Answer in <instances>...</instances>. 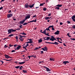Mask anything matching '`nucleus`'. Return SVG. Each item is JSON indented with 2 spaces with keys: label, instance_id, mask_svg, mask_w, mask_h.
I'll use <instances>...</instances> for the list:
<instances>
[{
  "label": "nucleus",
  "instance_id": "obj_1",
  "mask_svg": "<svg viewBox=\"0 0 75 75\" xmlns=\"http://www.w3.org/2000/svg\"><path fill=\"white\" fill-rule=\"evenodd\" d=\"M45 42L46 43H47L48 44H54L55 45H58L59 43L57 42Z\"/></svg>",
  "mask_w": 75,
  "mask_h": 75
},
{
  "label": "nucleus",
  "instance_id": "obj_2",
  "mask_svg": "<svg viewBox=\"0 0 75 75\" xmlns=\"http://www.w3.org/2000/svg\"><path fill=\"white\" fill-rule=\"evenodd\" d=\"M16 30H14L13 29H9L8 30V34H11L12 33V32H16Z\"/></svg>",
  "mask_w": 75,
  "mask_h": 75
},
{
  "label": "nucleus",
  "instance_id": "obj_3",
  "mask_svg": "<svg viewBox=\"0 0 75 75\" xmlns=\"http://www.w3.org/2000/svg\"><path fill=\"white\" fill-rule=\"evenodd\" d=\"M13 16V14L11 13H9L7 15V17L8 18H10Z\"/></svg>",
  "mask_w": 75,
  "mask_h": 75
},
{
  "label": "nucleus",
  "instance_id": "obj_4",
  "mask_svg": "<svg viewBox=\"0 0 75 75\" xmlns=\"http://www.w3.org/2000/svg\"><path fill=\"white\" fill-rule=\"evenodd\" d=\"M51 38H50V40H51L52 41H53L54 40H55L54 37L53 36H51Z\"/></svg>",
  "mask_w": 75,
  "mask_h": 75
},
{
  "label": "nucleus",
  "instance_id": "obj_5",
  "mask_svg": "<svg viewBox=\"0 0 75 75\" xmlns=\"http://www.w3.org/2000/svg\"><path fill=\"white\" fill-rule=\"evenodd\" d=\"M28 40H29L30 41H28V42H26V43H27V44L28 43H32L33 42V41H32V40H33L31 39H28L27 41Z\"/></svg>",
  "mask_w": 75,
  "mask_h": 75
},
{
  "label": "nucleus",
  "instance_id": "obj_6",
  "mask_svg": "<svg viewBox=\"0 0 75 75\" xmlns=\"http://www.w3.org/2000/svg\"><path fill=\"white\" fill-rule=\"evenodd\" d=\"M19 36L20 37V38H19L20 40L22 41L23 42L24 40V39L22 37V36H21V35H19Z\"/></svg>",
  "mask_w": 75,
  "mask_h": 75
},
{
  "label": "nucleus",
  "instance_id": "obj_7",
  "mask_svg": "<svg viewBox=\"0 0 75 75\" xmlns=\"http://www.w3.org/2000/svg\"><path fill=\"white\" fill-rule=\"evenodd\" d=\"M29 6V5L28 4V3L26 4H25V8H28Z\"/></svg>",
  "mask_w": 75,
  "mask_h": 75
},
{
  "label": "nucleus",
  "instance_id": "obj_8",
  "mask_svg": "<svg viewBox=\"0 0 75 75\" xmlns=\"http://www.w3.org/2000/svg\"><path fill=\"white\" fill-rule=\"evenodd\" d=\"M17 46H18L17 47V48H16V50H19L21 48V46L20 45H18Z\"/></svg>",
  "mask_w": 75,
  "mask_h": 75
},
{
  "label": "nucleus",
  "instance_id": "obj_9",
  "mask_svg": "<svg viewBox=\"0 0 75 75\" xmlns=\"http://www.w3.org/2000/svg\"><path fill=\"white\" fill-rule=\"evenodd\" d=\"M75 16L74 15L71 17V19L73 20V21L75 22Z\"/></svg>",
  "mask_w": 75,
  "mask_h": 75
},
{
  "label": "nucleus",
  "instance_id": "obj_10",
  "mask_svg": "<svg viewBox=\"0 0 75 75\" xmlns=\"http://www.w3.org/2000/svg\"><path fill=\"white\" fill-rule=\"evenodd\" d=\"M69 62L68 61H64L63 62V64H64V65H66L68 63H69Z\"/></svg>",
  "mask_w": 75,
  "mask_h": 75
},
{
  "label": "nucleus",
  "instance_id": "obj_11",
  "mask_svg": "<svg viewBox=\"0 0 75 75\" xmlns=\"http://www.w3.org/2000/svg\"><path fill=\"white\" fill-rule=\"evenodd\" d=\"M43 67L44 68H46V70H47V71H50V70L48 68H47V67H46L45 66L44 67Z\"/></svg>",
  "mask_w": 75,
  "mask_h": 75
},
{
  "label": "nucleus",
  "instance_id": "obj_12",
  "mask_svg": "<svg viewBox=\"0 0 75 75\" xmlns=\"http://www.w3.org/2000/svg\"><path fill=\"white\" fill-rule=\"evenodd\" d=\"M60 32L59 31V30H57V31H56L55 33V35H58L59 34V33Z\"/></svg>",
  "mask_w": 75,
  "mask_h": 75
},
{
  "label": "nucleus",
  "instance_id": "obj_13",
  "mask_svg": "<svg viewBox=\"0 0 75 75\" xmlns=\"http://www.w3.org/2000/svg\"><path fill=\"white\" fill-rule=\"evenodd\" d=\"M50 60L51 61H54L55 60V59L53 57H51L50 58Z\"/></svg>",
  "mask_w": 75,
  "mask_h": 75
},
{
  "label": "nucleus",
  "instance_id": "obj_14",
  "mask_svg": "<svg viewBox=\"0 0 75 75\" xmlns=\"http://www.w3.org/2000/svg\"><path fill=\"white\" fill-rule=\"evenodd\" d=\"M34 4H33L32 5H29V7L30 8H31L34 6Z\"/></svg>",
  "mask_w": 75,
  "mask_h": 75
},
{
  "label": "nucleus",
  "instance_id": "obj_15",
  "mask_svg": "<svg viewBox=\"0 0 75 75\" xmlns=\"http://www.w3.org/2000/svg\"><path fill=\"white\" fill-rule=\"evenodd\" d=\"M26 43H26H26L25 42V43H24V44H23V45H25V47H27L28 46V45H29V44H26Z\"/></svg>",
  "mask_w": 75,
  "mask_h": 75
},
{
  "label": "nucleus",
  "instance_id": "obj_16",
  "mask_svg": "<svg viewBox=\"0 0 75 75\" xmlns=\"http://www.w3.org/2000/svg\"><path fill=\"white\" fill-rule=\"evenodd\" d=\"M25 63V62H19L18 64H24Z\"/></svg>",
  "mask_w": 75,
  "mask_h": 75
},
{
  "label": "nucleus",
  "instance_id": "obj_17",
  "mask_svg": "<svg viewBox=\"0 0 75 75\" xmlns=\"http://www.w3.org/2000/svg\"><path fill=\"white\" fill-rule=\"evenodd\" d=\"M62 6V5L58 4L55 6V7H61Z\"/></svg>",
  "mask_w": 75,
  "mask_h": 75
},
{
  "label": "nucleus",
  "instance_id": "obj_18",
  "mask_svg": "<svg viewBox=\"0 0 75 75\" xmlns=\"http://www.w3.org/2000/svg\"><path fill=\"white\" fill-rule=\"evenodd\" d=\"M50 38L49 37H47V38L46 39H44L43 40L44 41H45V40H48L50 39Z\"/></svg>",
  "mask_w": 75,
  "mask_h": 75
},
{
  "label": "nucleus",
  "instance_id": "obj_19",
  "mask_svg": "<svg viewBox=\"0 0 75 75\" xmlns=\"http://www.w3.org/2000/svg\"><path fill=\"white\" fill-rule=\"evenodd\" d=\"M41 33H44V34H46V30H45L43 32H42V31H40Z\"/></svg>",
  "mask_w": 75,
  "mask_h": 75
},
{
  "label": "nucleus",
  "instance_id": "obj_20",
  "mask_svg": "<svg viewBox=\"0 0 75 75\" xmlns=\"http://www.w3.org/2000/svg\"><path fill=\"white\" fill-rule=\"evenodd\" d=\"M50 26H49L48 28H46L45 30H47V31H50Z\"/></svg>",
  "mask_w": 75,
  "mask_h": 75
},
{
  "label": "nucleus",
  "instance_id": "obj_21",
  "mask_svg": "<svg viewBox=\"0 0 75 75\" xmlns=\"http://www.w3.org/2000/svg\"><path fill=\"white\" fill-rule=\"evenodd\" d=\"M54 26L53 25H51V26H50V28H52V30H54V28H53V27Z\"/></svg>",
  "mask_w": 75,
  "mask_h": 75
},
{
  "label": "nucleus",
  "instance_id": "obj_22",
  "mask_svg": "<svg viewBox=\"0 0 75 75\" xmlns=\"http://www.w3.org/2000/svg\"><path fill=\"white\" fill-rule=\"evenodd\" d=\"M5 56L6 57V58L7 59H8L9 57V56L8 55H7L6 54L5 55Z\"/></svg>",
  "mask_w": 75,
  "mask_h": 75
},
{
  "label": "nucleus",
  "instance_id": "obj_23",
  "mask_svg": "<svg viewBox=\"0 0 75 75\" xmlns=\"http://www.w3.org/2000/svg\"><path fill=\"white\" fill-rule=\"evenodd\" d=\"M45 19L46 20H48L49 19H52V18L50 19V18H49V17H45Z\"/></svg>",
  "mask_w": 75,
  "mask_h": 75
},
{
  "label": "nucleus",
  "instance_id": "obj_24",
  "mask_svg": "<svg viewBox=\"0 0 75 75\" xmlns=\"http://www.w3.org/2000/svg\"><path fill=\"white\" fill-rule=\"evenodd\" d=\"M24 23L23 21H20V22L19 23V24L20 23L21 24H23Z\"/></svg>",
  "mask_w": 75,
  "mask_h": 75
},
{
  "label": "nucleus",
  "instance_id": "obj_25",
  "mask_svg": "<svg viewBox=\"0 0 75 75\" xmlns=\"http://www.w3.org/2000/svg\"><path fill=\"white\" fill-rule=\"evenodd\" d=\"M41 39L38 40L39 42H42L43 40H41Z\"/></svg>",
  "mask_w": 75,
  "mask_h": 75
},
{
  "label": "nucleus",
  "instance_id": "obj_26",
  "mask_svg": "<svg viewBox=\"0 0 75 75\" xmlns=\"http://www.w3.org/2000/svg\"><path fill=\"white\" fill-rule=\"evenodd\" d=\"M20 34L22 35H26V34L25 33H20Z\"/></svg>",
  "mask_w": 75,
  "mask_h": 75
},
{
  "label": "nucleus",
  "instance_id": "obj_27",
  "mask_svg": "<svg viewBox=\"0 0 75 75\" xmlns=\"http://www.w3.org/2000/svg\"><path fill=\"white\" fill-rule=\"evenodd\" d=\"M23 72L25 73H27V72L26 70H23Z\"/></svg>",
  "mask_w": 75,
  "mask_h": 75
},
{
  "label": "nucleus",
  "instance_id": "obj_28",
  "mask_svg": "<svg viewBox=\"0 0 75 75\" xmlns=\"http://www.w3.org/2000/svg\"><path fill=\"white\" fill-rule=\"evenodd\" d=\"M44 49L45 50V51H47V48L46 47H44Z\"/></svg>",
  "mask_w": 75,
  "mask_h": 75
},
{
  "label": "nucleus",
  "instance_id": "obj_29",
  "mask_svg": "<svg viewBox=\"0 0 75 75\" xmlns=\"http://www.w3.org/2000/svg\"><path fill=\"white\" fill-rule=\"evenodd\" d=\"M26 17L27 18V19H29V18H30V14H29L28 16H26Z\"/></svg>",
  "mask_w": 75,
  "mask_h": 75
},
{
  "label": "nucleus",
  "instance_id": "obj_30",
  "mask_svg": "<svg viewBox=\"0 0 75 75\" xmlns=\"http://www.w3.org/2000/svg\"><path fill=\"white\" fill-rule=\"evenodd\" d=\"M32 56L33 57H34V58H35L36 57V55H32Z\"/></svg>",
  "mask_w": 75,
  "mask_h": 75
},
{
  "label": "nucleus",
  "instance_id": "obj_31",
  "mask_svg": "<svg viewBox=\"0 0 75 75\" xmlns=\"http://www.w3.org/2000/svg\"><path fill=\"white\" fill-rule=\"evenodd\" d=\"M14 35L13 34H11L10 35H9V36H8V37H11L13 36Z\"/></svg>",
  "mask_w": 75,
  "mask_h": 75
},
{
  "label": "nucleus",
  "instance_id": "obj_32",
  "mask_svg": "<svg viewBox=\"0 0 75 75\" xmlns=\"http://www.w3.org/2000/svg\"><path fill=\"white\" fill-rule=\"evenodd\" d=\"M70 33H68L67 34V35L70 38L71 37V36H70V35L69 34Z\"/></svg>",
  "mask_w": 75,
  "mask_h": 75
},
{
  "label": "nucleus",
  "instance_id": "obj_33",
  "mask_svg": "<svg viewBox=\"0 0 75 75\" xmlns=\"http://www.w3.org/2000/svg\"><path fill=\"white\" fill-rule=\"evenodd\" d=\"M23 67L22 66H21L19 68V69H20L21 70H22V68H23Z\"/></svg>",
  "mask_w": 75,
  "mask_h": 75
},
{
  "label": "nucleus",
  "instance_id": "obj_34",
  "mask_svg": "<svg viewBox=\"0 0 75 75\" xmlns=\"http://www.w3.org/2000/svg\"><path fill=\"white\" fill-rule=\"evenodd\" d=\"M20 66H16L15 67V68H16V69H18L19 67Z\"/></svg>",
  "mask_w": 75,
  "mask_h": 75
},
{
  "label": "nucleus",
  "instance_id": "obj_35",
  "mask_svg": "<svg viewBox=\"0 0 75 75\" xmlns=\"http://www.w3.org/2000/svg\"><path fill=\"white\" fill-rule=\"evenodd\" d=\"M32 22H36L37 21V20H36V19H35V20H33V21H32Z\"/></svg>",
  "mask_w": 75,
  "mask_h": 75
},
{
  "label": "nucleus",
  "instance_id": "obj_36",
  "mask_svg": "<svg viewBox=\"0 0 75 75\" xmlns=\"http://www.w3.org/2000/svg\"><path fill=\"white\" fill-rule=\"evenodd\" d=\"M43 10L44 11H46L47 10V8L45 7L43 9Z\"/></svg>",
  "mask_w": 75,
  "mask_h": 75
},
{
  "label": "nucleus",
  "instance_id": "obj_37",
  "mask_svg": "<svg viewBox=\"0 0 75 75\" xmlns=\"http://www.w3.org/2000/svg\"><path fill=\"white\" fill-rule=\"evenodd\" d=\"M72 27L73 29H75V25H73Z\"/></svg>",
  "mask_w": 75,
  "mask_h": 75
},
{
  "label": "nucleus",
  "instance_id": "obj_38",
  "mask_svg": "<svg viewBox=\"0 0 75 75\" xmlns=\"http://www.w3.org/2000/svg\"><path fill=\"white\" fill-rule=\"evenodd\" d=\"M27 24H28V23H23V25H27Z\"/></svg>",
  "mask_w": 75,
  "mask_h": 75
},
{
  "label": "nucleus",
  "instance_id": "obj_39",
  "mask_svg": "<svg viewBox=\"0 0 75 75\" xmlns=\"http://www.w3.org/2000/svg\"><path fill=\"white\" fill-rule=\"evenodd\" d=\"M44 4H40V6H42L44 5Z\"/></svg>",
  "mask_w": 75,
  "mask_h": 75
},
{
  "label": "nucleus",
  "instance_id": "obj_40",
  "mask_svg": "<svg viewBox=\"0 0 75 75\" xmlns=\"http://www.w3.org/2000/svg\"><path fill=\"white\" fill-rule=\"evenodd\" d=\"M4 59L6 60V61H11V60H12V59H10V60H7V59Z\"/></svg>",
  "mask_w": 75,
  "mask_h": 75
},
{
  "label": "nucleus",
  "instance_id": "obj_41",
  "mask_svg": "<svg viewBox=\"0 0 75 75\" xmlns=\"http://www.w3.org/2000/svg\"><path fill=\"white\" fill-rule=\"evenodd\" d=\"M18 36H16V37H15V38L16 40H18Z\"/></svg>",
  "mask_w": 75,
  "mask_h": 75
},
{
  "label": "nucleus",
  "instance_id": "obj_42",
  "mask_svg": "<svg viewBox=\"0 0 75 75\" xmlns=\"http://www.w3.org/2000/svg\"><path fill=\"white\" fill-rule=\"evenodd\" d=\"M18 45H14V46L15 47H16V46H18Z\"/></svg>",
  "mask_w": 75,
  "mask_h": 75
},
{
  "label": "nucleus",
  "instance_id": "obj_43",
  "mask_svg": "<svg viewBox=\"0 0 75 75\" xmlns=\"http://www.w3.org/2000/svg\"><path fill=\"white\" fill-rule=\"evenodd\" d=\"M52 14L51 13H49L48 15V16H51V15Z\"/></svg>",
  "mask_w": 75,
  "mask_h": 75
},
{
  "label": "nucleus",
  "instance_id": "obj_44",
  "mask_svg": "<svg viewBox=\"0 0 75 75\" xmlns=\"http://www.w3.org/2000/svg\"><path fill=\"white\" fill-rule=\"evenodd\" d=\"M8 46H6V45H5L4 46V47L5 48H7V47H8Z\"/></svg>",
  "mask_w": 75,
  "mask_h": 75
},
{
  "label": "nucleus",
  "instance_id": "obj_45",
  "mask_svg": "<svg viewBox=\"0 0 75 75\" xmlns=\"http://www.w3.org/2000/svg\"><path fill=\"white\" fill-rule=\"evenodd\" d=\"M67 23L68 24H70L71 23V22L67 21Z\"/></svg>",
  "mask_w": 75,
  "mask_h": 75
},
{
  "label": "nucleus",
  "instance_id": "obj_46",
  "mask_svg": "<svg viewBox=\"0 0 75 75\" xmlns=\"http://www.w3.org/2000/svg\"><path fill=\"white\" fill-rule=\"evenodd\" d=\"M55 8L56 9H57L58 10H59V7H56Z\"/></svg>",
  "mask_w": 75,
  "mask_h": 75
},
{
  "label": "nucleus",
  "instance_id": "obj_47",
  "mask_svg": "<svg viewBox=\"0 0 75 75\" xmlns=\"http://www.w3.org/2000/svg\"><path fill=\"white\" fill-rule=\"evenodd\" d=\"M45 35H47V36L49 35V33H45Z\"/></svg>",
  "mask_w": 75,
  "mask_h": 75
},
{
  "label": "nucleus",
  "instance_id": "obj_48",
  "mask_svg": "<svg viewBox=\"0 0 75 75\" xmlns=\"http://www.w3.org/2000/svg\"><path fill=\"white\" fill-rule=\"evenodd\" d=\"M41 49H42L43 50L45 51L46 50L44 48H42Z\"/></svg>",
  "mask_w": 75,
  "mask_h": 75
},
{
  "label": "nucleus",
  "instance_id": "obj_49",
  "mask_svg": "<svg viewBox=\"0 0 75 75\" xmlns=\"http://www.w3.org/2000/svg\"><path fill=\"white\" fill-rule=\"evenodd\" d=\"M70 39L71 40H75V38H71Z\"/></svg>",
  "mask_w": 75,
  "mask_h": 75
},
{
  "label": "nucleus",
  "instance_id": "obj_50",
  "mask_svg": "<svg viewBox=\"0 0 75 75\" xmlns=\"http://www.w3.org/2000/svg\"><path fill=\"white\" fill-rule=\"evenodd\" d=\"M0 62L2 63V64H3L4 63V62L1 60Z\"/></svg>",
  "mask_w": 75,
  "mask_h": 75
},
{
  "label": "nucleus",
  "instance_id": "obj_51",
  "mask_svg": "<svg viewBox=\"0 0 75 75\" xmlns=\"http://www.w3.org/2000/svg\"><path fill=\"white\" fill-rule=\"evenodd\" d=\"M39 48L38 47H36L34 49L35 50H37V49H39Z\"/></svg>",
  "mask_w": 75,
  "mask_h": 75
},
{
  "label": "nucleus",
  "instance_id": "obj_52",
  "mask_svg": "<svg viewBox=\"0 0 75 75\" xmlns=\"http://www.w3.org/2000/svg\"><path fill=\"white\" fill-rule=\"evenodd\" d=\"M60 25H62L63 24V23L62 22H60Z\"/></svg>",
  "mask_w": 75,
  "mask_h": 75
},
{
  "label": "nucleus",
  "instance_id": "obj_53",
  "mask_svg": "<svg viewBox=\"0 0 75 75\" xmlns=\"http://www.w3.org/2000/svg\"><path fill=\"white\" fill-rule=\"evenodd\" d=\"M9 47H12V46H13V45H11V44H10V45H9Z\"/></svg>",
  "mask_w": 75,
  "mask_h": 75
},
{
  "label": "nucleus",
  "instance_id": "obj_54",
  "mask_svg": "<svg viewBox=\"0 0 75 75\" xmlns=\"http://www.w3.org/2000/svg\"><path fill=\"white\" fill-rule=\"evenodd\" d=\"M15 52V51L14 50H13L11 51V52Z\"/></svg>",
  "mask_w": 75,
  "mask_h": 75
},
{
  "label": "nucleus",
  "instance_id": "obj_55",
  "mask_svg": "<svg viewBox=\"0 0 75 75\" xmlns=\"http://www.w3.org/2000/svg\"><path fill=\"white\" fill-rule=\"evenodd\" d=\"M57 41L58 42H59V37H58V38H57Z\"/></svg>",
  "mask_w": 75,
  "mask_h": 75
},
{
  "label": "nucleus",
  "instance_id": "obj_56",
  "mask_svg": "<svg viewBox=\"0 0 75 75\" xmlns=\"http://www.w3.org/2000/svg\"><path fill=\"white\" fill-rule=\"evenodd\" d=\"M11 10H10L8 11V13H11Z\"/></svg>",
  "mask_w": 75,
  "mask_h": 75
},
{
  "label": "nucleus",
  "instance_id": "obj_57",
  "mask_svg": "<svg viewBox=\"0 0 75 75\" xmlns=\"http://www.w3.org/2000/svg\"><path fill=\"white\" fill-rule=\"evenodd\" d=\"M3 8L2 7H1L0 8V10H2Z\"/></svg>",
  "mask_w": 75,
  "mask_h": 75
},
{
  "label": "nucleus",
  "instance_id": "obj_58",
  "mask_svg": "<svg viewBox=\"0 0 75 75\" xmlns=\"http://www.w3.org/2000/svg\"><path fill=\"white\" fill-rule=\"evenodd\" d=\"M41 54H43L44 53L43 51H41Z\"/></svg>",
  "mask_w": 75,
  "mask_h": 75
},
{
  "label": "nucleus",
  "instance_id": "obj_59",
  "mask_svg": "<svg viewBox=\"0 0 75 75\" xmlns=\"http://www.w3.org/2000/svg\"><path fill=\"white\" fill-rule=\"evenodd\" d=\"M36 17V15H35V16H33V18L34 17Z\"/></svg>",
  "mask_w": 75,
  "mask_h": 75
},
{
  "label": "nucleus",
  "instance_id": "obj_60",
  "mask_svg": "<svg viewBox=\"0 0 75 75\" xmlns=\"http://www.w3.org/2000/svg\"><path fill=\"white\" fill-rule=\"evenodd\" d=\"M27 19L28 18H27V17H26L25 18V19H24V20L26 21Z\"/></svg>",
  "mask_w": 75,
  "mask_h": 75
},
{
  "label": "nucleus",
  "instance_id": "obj_61",
  "mask_svg": "<svg viewBox=\"0 0 75 75\" xmlns=\"http://www.w3.org/2000/svg\"><path fill=\"white\" fill-rule=\"evenodd\" d=\"M26 20H25V19H23V21H22L24 23V22Z\"/></svg>",
  "mask_w": 75,
  "mask_h": 75
},
{
  "label": "nucleus",
  "instance_id": "obj_62",
  "mask_svg": "<svg viewBox=\"0 0 75 75\" xmlns=\"http://www.w3.org/2000/svg\"><path fill=\"white\" fill-rule=\"evenodd\" d=\"M63 45H64V46H67V45L65 44V43H64Z\"/></svg>",
  "mask_w": 75,
  "mask_h": 75
},
{
  "label": "nucleus",
  "instance_id": "obj_63",
  "mask_svg": "<svg viewBox=\"0 0 75 75\" xmlns=\"http://www.w3.org/2000/svg\"><path fill=\"white\" fill-rule=\"evenodd\" d=\"M21 36L22 37V38L25 37L24 36H22L21 35Z\"/></svg>",
  "mask_w": 75,
  "mask_h": 75
},
{
  "label": "nucleus",
  "instance_id": "obj_64",
  "mask_svg": "<svg viewBox=\"0 0 75 75\" xmlns=\"http://www.w3.org/2000/svg\"><path fill=\"white\" fill-rule=\"evenodd\" d=\"M13 19L14 20V21H16V19H14V18H13Z\"/></svg>",
  "mask_w": 75,
  "mask_h": 75
}]
</instances>
